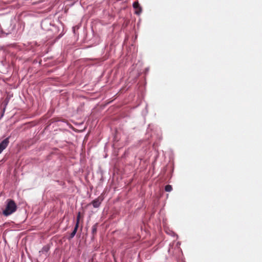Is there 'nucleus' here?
<instances>
[{
    "instance_id": "1",
    "label": "nucleus",
    "mask_w": 262,
    "mask_h": 262,
    "mask_svg": "<svg viewBox=\"0 0 262 262\" xmlns=\"http://www.w3.org/2000/svg\"><path fill=\"white\" fill-rule=\"evenodd\" d=\"M16 209V205L13 201H9L6 206V209L3 211V214L8 216L11 214L15 211Z\"/></svg>"
},
{
    "instance_id": "2",
    "label": "nucleus",
    "mask_w": 262,
    "mask_h": 262,
    "mask_svg": "<svg viewBox=\"0 0 262 262\" xmlns=\"http://www.w3.org/2000/svg\"><path fill=\"white\" fill-rule=\"evenodd\" d=\"M9 143V139H8V138H7L4 139L0 143V154L7 147Z\"/></svg>"
},
{
    "instance_id": "3",
    "label": "nucleus",
    "mask_w": 262,
    "mask_h": 262,
    "mask_svg": "<svg viewBox=\"0 0 262 262\" xmlns=\"http://www.w3.org/2000/svg\"><path fill=\"white\" fill-rule=\"evenodd\" d=\"M101 201H102V200L99 198H98V199L94 200L92 202V204H93V206L95 208L99 207L101 202Z\"/></svg>"
},
{
    "instance_id": "4",
    "label": "nucleus",
    "mask_w": 262,
    "mask_h": 262,
    "mask_svg": "<svg viewBox=\"0 0 262 262\" xmlns=\"http://www.w3.org/2000/svg\"><path fill=\"white\" fill-rule=\"evenodd\" d=\"M79 218H80V213H78V216H77L76 225V226L75 227V229H74V231H73V232L71 234V236L72 237L75 235V233L76 232V231H77V228H78V223H79Z\"/></svg>"
},
{
    "instance_id": "5",
    "label": "nucleus",
    "mask_w": 262,
    "mask_h": 262,
    "mask_svg": "<svg viewBox=\"0 0 262 262\" xmlns=\"http://www.w3.org/2000/svg\"><path fill=\"white\" fill-rule=\"evenodd\" d=\"M165 189L167 192H170L172 190V187L171 185H168L165 186Z\"/></svg>"
},
{
    "instance_id": "6",
    "label": "nucleus",
    "mask_w": 262,
    "mask_h": 262,
    "mask_svg": "<svg viewBox=\"0 0 262 262\" xmlns=\"http://www.w3.org/2000/svg\"><path fill=\"white\" fill-rule=\"evenodd\" d=\"M133 6L135 8H137L139 7V4L138 2H135L133 4Z\"/></svg>"
}]
</instances>
